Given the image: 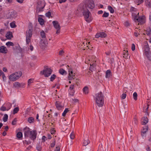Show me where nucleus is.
I'll use <instances>...</instances> for the list:
<instances>
[{
    "instance_id": "nucleus-29",
    "label": "nucleus",
    "mask_w": 151,
    "mask_h": 151,
    "mask_svg": "<svg viewBox=\"0 0 151 151\" xmlns=\"http://www.w3.org/2000/svg\"><path fill=\"white\" fill-rule=\"evenodd\" d=\"M10 108L6 109L5 106H2L0 109L1 110L4 111L6 110L8 111Z\"/></svg>"
},
{
    "instance_id": "nucleus-22",
    "label": "nucleus",
    "mask_w": 151,
    "mask_h": 151,
    "mask_svg": "<svg viewBox=\"0 0 151 151\" xmlns=\"http://www.w3.org/2000/svg\"><path fill=\"white\" fill-rule=\"evenodd\" d=\"M38 21L41 25H42L44 24V20L42 18L39 17Z\"/></svg>"
},
{
    "instance_id": "nucleus-57",
    "label": "nucleus",
    "mask_w": 151,
    "mask_h": 151,
    "mask_svg": "<svg viewBox=\"0 0 151 151\" xmlns=\"http://www.w3.org/2000/svg\"><path fill=\"white\" fill-rule=\"evenodd\" d=\"M147 147L146 148V150L147 151H149L150 150V147L148 145H147Z\"/></svg>"
},
{
    "instance_id": "nucleus-52",
    "label": "nucleus",
    "mask_w": 151,
    "mask_h": 151,
    "mask_svg": "<svg viewBox=\"0 0 151 151\" xmlns=\"http://www.w3.org/2000/svg\"><path fill=\"white\" fill-rule=\"evenodd\" d=\"M17 121L16 119H15L14 120L12 121V125H15L16 124V122Z\"/></svg>"
},
{
    "instance_id": "nucleus-12",
    "label": "nucleus",
    "mask_w": 151,
    "mask_h": 151,
    "mask_svg": "<svg viewBox=\"0 0 151 151\" xmlns=\"http://www.w3.org/2000/svg\"><path fill=\"white\" fill-rule=\"evenodd\" d=\"M68 68L69 72V76L68 77V79L69 80H71L72 79H74L73 77L75 75H73V69L71 67H70L68 65L67 66Z\"/></svg>"
},
{
    "instance_id": "nucleus-13",
    "label": "nucleus",
    "mask_w": 151,
    "mask_h": 151,
    "mask_svg": "<svg viewBox=\"0 0 151 151\" xmlns=\"http://www.w3.org/2000/svg\"><path fill=\"white\" fill-rule=\"evenodd\" d=\"M52 24L54 27L57 30L56 33L58 34L60 32V27L58 22L56 21H54L52 22Z\"/></svg>"
},
{
    "instance_id": "nucleus-45",
    "label": "nucleus",
    "mask_w": 151,
    "mask_h": 151,
    "mask_svg": "<svg viewBox=\"0 0 151 151\" xmlns=\"http://www.w3.org/2000/svg\"><path fill=\"white\" fill-rule=\"evenodd\" d=\"M70 138L71 139H73L74 138V135L73 132H72L70 135Z\"/></svg>"
},
{
    "instance_id": "nucleus-35",
    "label": "nucleus",
    "mask_w": 151,
    "mask_h": 151,
    "mask_svg": "<svg viewBox=\"0 0 151 151\" xmlns=\"http://www.w3.org/2000/svg\"><path fill=\"white\" fill-rule=\"evenodd\" d=\"M133 97L135 100H136L137 99V94L136 92H135L133 94Z\"/></svg>"
},
{
    "instance_id": "nucleus-47",
    "label": "nucleus",
    "mask_w": 151,
    "mask_h": 151,
    "mask_svg": "<svg viewBox=\"0 0 151 151\" xmlns=\"http://www.w3.org/2000/svg\"><path fill=\"white\" fill-rule=\"evenodd\" d=\"M127 95L126 93H123L121 96L122 98L123 99H125L126 96Z\"/></svg>"
},
{
    "instance_id": "nucleus-4",
    "label": "nucleus",
    "mask_w": 151,
    "mask_h": 151,
    "mask_svg": "<svg viewBox=\"0 0 151 151\" xmlns=\"http://www.w3.org/2000/svg\"><path fill=\"white\" fill-rule=\"evenodd\" d=\"M22 75V73L21 71L15 72L11 74L9 77V79L12 81H15L18 79Z\"/></svg>"
},
{
    "instance_id": "nucleus-23",
    "label": "nucleus",
    "mask_w": 151,
    "mask_h": 151,
    "mask_svg": "<svg viewBox=\"0 0 151 151\" xmlns=\"http://www.w3.org/2000/svg\"><path fill=\"white\" fill-rule=\"evenodd\" d=\"M145 3L146 6L148 7H151L150 0H145Z\"/></svg>"
},
{
    "instance_id": "nucleus-54",
    "label": "nucleus",
    "mask_w": 151,
    "mask_h": 151,
    "mask_svg": "<svg viewBox=\"0 0 151 151\" xmlns=\"http://www.w3.org/2000/svg\"><path fill=\"white\" fill-rule=\"evenodd\" d=\"M74 87V85H71L70 86L69 89L70 90H72L73 89Z\"/></svg>"
},
{
    "instance_id": "nucleus-51",
    "label": "nucleus",
    "mask_w": 151,
    "mask_h": 151,
    "mask_svg": "<svg viewBox=\"0 0 151 151\" xmlns=\"http://www.w3.org/2000/svg\"><path fill=\"white\" fill-rule=\"evenodd\" d=\"M55 131L54 129L53 128L51 129V133L52 134H54L55 133Z\"/></svg>"
},
{
    "instance_id": "nucleus-15",
    "label": "nucleus",
    "mask_w": 151,
    "mask_h": 151,
    "mask_svg": "<svg viewBox=\"0 0 151 151\" xmlns=\"http://www.w3.org/2000/svg\"><path fill=\"white\" fill-rule=\"evenodd\" d=\"M55 105L57 108L58 110L62 109L63 106L61 104V102L59 101H57L55 103Z\"/></svg>"
},
{
    "instance_id": "nucleus-63",
    "label": "nucleus",
    "mask_w": 151,
    "mask_h": 151,
    "mask_svg": "<svg viewBox=\"0 0 151 151\" xmlns=\"http://www.w3.org/2000/svg\"><path fill=\"white\" fill-rule=\"evenodd\" d=\"M2 134L3 136H5L6 134V133L5 131H4L3 132Z\"/></svg>"
},
{
    "instance_id": "nucleus-1",
    "label": "nucleus",
    "mask_w": 151,
    "mask_h": 151,
    "mask_svg": "<svg viewBox=\"0 0 151 151\" xmlns=\"http://www.w3.org/2000/svg\"><path fill=\"white\" fill-rule=\"evenodd\" d=\"M77 11L78 12V13L82 12L85 19L87 22H89L91 21V19L89 15L90 13L87 8L84 7L83 4H80L78 6Z\"/></svg>"
},
{
    "instance_id": "nucleus-21",
    "label": "nucleus",
    "mask_w": 151,
    "mask_h": 151,
    "mask_svg": "<svg viewBox=\"0 0 151 151\" xmlns=\"http://www.w3.org/2000/svg\"><path fill=\"white\" fill-rule=\"evenodd\" d=\"M6 37L8 39H10L12 37V32H9L6 34Z\"/></svg>"
},
{
    "instance_id": "nucleus-10",
    "label": "nucleus",
    "mask_w": 151,
    "mask_h": 151,
    "mask_svg": "<svg viewBox=\"0 0 151 151\" xmlns=\"http://www.w3.org/2000/svg\"><path fill=\"white\" fill-rule=\"evenodd\" d=\"M40 36L42 38L40 41L41 44H43L45 45H46L47 44V42L46 40L45 34L43 31H42L40 32Z\"/></svg>"
},
{
    "instance_id": "nucleus-6",
    "label": "nucleus",
    "mask_w": 151,
    "mask_h": 151,
    "mask_svg": "<svg viewBox=\"0 0 151 151\" xmlns=\"http://www.w3.org/2000/svg\"><path fill=\"white\" fill-rule=\"evenodd\" d=\"M45 4L44 1H38L37 3L36 7V12L38 13L43 11V9L45 6Z\"/></svg>"
},
{
    "instance_id": "nucleus-18",
    "label": "nucleus",
    "mask_w": 151,
    "mask_h": 151,
    "mask_svg": "<svg viewBox=\"0 0 151 151\" xmlns=\"http://www.w3.org/2000/svg\"><path fill=\"white\" fill-rule=\"evenodd\" d=\"M143 121L142 122V124L143 125H145L148 122V119L147 117H144L142 118Z\"/></svg>"
},
{
    "instance_id": "nucleus-24",
    "label": "nucleus",
    "mask_w": 151,
    "mask_h": 151,
    "mask_svg": "<svg viewBox=\"0 0 151 151\" xmlns=\"http://www.w3.org/2000/svg\"><path fill=\"white\" fill-rule=\"evenodd\" d=\"M60 73L63 75L64 74H66V72L63 68H61L59 70Z\"/></svg>"
},
{
    "instance_id": "nucleus-48",
    "label": "nucleus",
    "mask_w": 151,
    "mask_h": 151,
    "mask_svg": "<svg viewBox=\"0 0 151 151\" xmlns=\"http://www.w3.org/2000/svg\"><path fill=\"white\" fill-rule=\"evenodd\" d=\"M60 149L59 146H56L54 151H60Z\"/></svg>"
},
{
    "instance_id": "nucleus-9",
    "label": "nucleus",
    "mask_w": 151,
    "mask_h": 151,
    "mask_svg": "<svg viewBox=\"0 0 151 151\" xmlns=\"http://www.w3.org/2000/svg\"><path fill=\"white\" fill-rule=\"evenodd\" d=\"M144 18L145 17L144 16L139 17L138 18V16L136 15L134 17V20L135 22H136V21H137L140 24H142L144 23L145 22Z\"/></svg>"
},
{
    "instance_id": "nucleus-50",
    "label": "nucleus",
    "mask_w": 151,
    "mask_h": 151,
    "mask_svg": "<svg viewBox=\"0 0 151 151\" xmlns=\"http://www.w3.org/2000/svg\"><path fill=\"white\" fill-rule=\"evenodd\" d=\"M132 51H134L135 50V46L133 44L132 45Z\"/></svg>"
},
{
    "instance_id": "nucleus-56",
    "label": "nucleus",
    "mask_w": 151,
    "mask_h": 151,
    "mask_svg": "<svg viewBox=\"0 0 151 151\" xmlns=\"http://www.w3.org/2000/svg\"><path fill=\"white\" fill-rule=\"evenodd\" d=\"M64 52L63 50H61L59 52V54L60 55H63Z\"/></svg>"
},
{
    "instance_id": "nucleus-31",
    "label": "nucleus",
    "mask_w": 151,
    "mask_h": 151,
    "mask_svg": "<svg viewBox=\"0 0 151 151\" xmlns=\"http://www.w3.org/2000/svg\"><path fill=\"white\" fill-rule=\"evenodd\" d=\"M8 116L7 114H5L3 118V120L4 122H6L7 121Z\"/></svg>"
},
{
    "instance_id": "nucleus-59",
    "label": "nucleus",
    "mask_w": 151,
    "mask_h": 151,
    "mask_svg": "<svg viewBox=\"0 0 151 151\" xmlns=\"http://www.w3.org/2000/svg\"><path fill=\"white\" fill-rule=\"evenodd\" d=\"M66 1V0H59V2L60 3H62L63 2H65Z\"/></svg>"
},
{
    "instance_id": "nucleus-42",
    "label": "nucleus",
    "mask_w": 151,
    "mask_h": 151,
    "mask_svg": "<svg viewBox=\"0 0 151 151\" xmlns=\"http://www.w3.org/2000/svg\"><path fill=\"white\" fill-rule=\"evenodd\" d=\"M10 27L12 28L16 27V25L15 23L14 22H11L10 24Z\"/></svg>"
},
{
    "instance_id": "nucleus-28",
    "label": "nucleus",
    "mask_w": 151,
    "mask_h": 151,
    "mask_svg": "<svg viewBox=\"0 0 151 151\" xmlns=\"http://www.w3.org/2000/svg\"><path fill=\"white\" fill-rule=\"evenodd\" d=\"M14 86L16 88L19 87H21V85L19 82H17L14 83Z\"/></svg>"
},
{
    "instance_id": "nucleus-33",
    "label": "nucleus",
    "mask_w": 151,
    "mask_h": 151,
    "mask_svg": "<svg viewBox=\"0 0 151 151\" xmlns=\"http://www.w3.org/2000/svg\"><path fill=\"white\" fill-rule=\"evenodd\" d=\"M19 110L18 107H16L14 108L13 110V114H15L18 112Z\"/></svg>"
},
{
    "instance_id": "nucleus-30",
    "label": "nucleus",
    "mask_w": 151,
    "mask_h": 151,
    "mask_svg": "<svg viewBox=\"0 0 151 151\" xmlns=\"http://www.w3.org/2000/svg\"><path fill=\"white\" fill-rule=\"evenodd\" d=\"M108 10L110 11L111 13H113L114 12V10L110 6H108Z\"/></svg>"
},
{
    "instance_id": "nucleus-25",
    "label": "nucleus",
    "mask_w": 151,
    "mask_h": 151,
    "mask_svg": "<svg viewBox=\"0 0 151 151\" xmlns=\"http://www.w3.org/2000/svg\"><path fill=\"white\" fill-rule=\"evenodd\" d=\"M34 121V119L32 117H29L28 119V122L29 123H33Z\"/></svg>"
},
{
    "instance_id": "nucleus-14",
    "label": "nucleus",
    "mask_w": 151,
    "mask_h": 151,
    "mask_svg": "<svg viewBox=\"0 0 151 151\" xmlns=\"http://www.w3.org/2000/svg\"><path fill=\"white\" fill-rule=\"evenodd\" d=\"M52 72V70L50 68H46L43 70V74L44 75L45 77H48L51 75Z\"/></svg>"
},
{
    "instance_id": "nucleus-62",
    "label": "nucleus",
    "mask_w": 151,
    "mask_h": 151,
    "mask_svg": "<svg viewBox=\"0 0 151 151\" xmlns=\"http://www.w3.org/2000/svg\"><path fill=\"white\" fill-rule=\"evenodd\" d=\"M139 35V34L137 32H135L134 33V35L136 37H137Z\"/></svg>"
},
{
    "instance_id": "nucleus-61",
    "label": "nucleus",
    "mask_w": 151,
    "mask_h": 151,
    "mask_svg": "<svg viewBox=\"0 0 151 151\" xmlns=\"http://www.w3.org/2000/svg\"><path fill=\"white\" fill-rule=\"evenodd\" d=\"M110 53L111 52L110 51H107L105 52L106 54L107 55H109L110 54Z\"/></svg>"
},
{
    "instance_id": "nucleus-8",
    "label": "nucleus",
    "mask_w": 151,
    "mask_h": 151,
    "mask_svg": "<svg viewBox=\"0 0 151 151\" xmlns=\"http://www.w3.org/2000/svg\"><path fill=\"white\" fill-rule=\"evenodd\" d=\"M84 7L86 8H88L90 9H92L94 7L95 5L94 1L93 0H88L86 2L85 5H84Z\"/></svg>"
},
{
    "instance_id": "nucleus-26",
    "label": "nucleus",
    "mask_w": 151,
    "mask_h": 151,
    "mask_svg": "<svg viewBox=\"0 0 151 151\" xmlns=\"http://www.w3.org/2000/svg\"><path fill=\"white\" fill-rule=\"evenodd\" d=\"M17 137L18 139H20L22 137V133L21 132H18L17 134Z\"/></svg>"
},
{
    "instance_id": "nucleus-2",
    "label": "nucleus",
    "mask_w": 151,
    "mask_h": 151,
    "mask_svg": "<svg viewBox=\"0 0 151 151\" xmlns=\"http://www.w3.org/2000/svg\"><path fill=\"white\" fill-rule=\"evenodd\" d=\"M23 131L25 138L29 137L33 140L36 139L37 133L35 130L32 131L29 128L26 127L23 129Z\"/></svg>"
},
{
    "instance_id": "nucleus-46",
    "label": "nucleus",
    "mask_w": 151,
    "mask_h": 151,
    "mask_svg": "<svg viewBox=\"0 0 151 151\" xmlns=\"http://www.w3.org/2000/svg\"><path fill=\"white\" fill-rule=\"evenodd\" d=\"M55 144V142L54 140L52 142L50 145V146L51 147H54Z\"/></svg>"
},
{
    "instance_id": "nucleus-20",
    "label": "nucleus",
    "mask_w": 151,
    "mask_h": 151,
    "mask_svg": "<svg viewBox=\"0 0 151 151\" xmlns=\"http://www.w3.org/2000/svg\"><path fill=\"white\" fill-rule=\"evenodd\" d=\"M111 75V73L110 70H108L106 72L105 77L106 78H109Z\"/></svg>"
},
{
    "instance_id": "nucleus-58",
    "label": "nucleus",
    "mask_w": 151,
    "mask_h": 151,
    "mask_svg": "<svg viewBox=\"0 0 151 151\" xmlns=\"http://www.w3.org/2000/svg\"><path fill=\"white\" fill-rule=\"evenodd\" d=\"M131 10L133 11H135L136 10V9L134 7H132L131 8Z\"/></svg>"
},
{
    "instance_id": "nucleus-17",
    "label": "nucleus",
    "mask_w": 151,
    "mask_h": 151,
    "mask_svg": "<svg viewBox=\"0 0 151 151\" xmlns=\"http://www.w3.org/2000/svg\"><path fill=\"white\" fill-rule=\"evenodd\" d=\"M7 49L4 46H1L0 47V52L3 53H6L7 52Z\"/></svg>"
},
{
    "instance_id": "nucleus-11",
    "label": "nucleus",
    "mask_w": 151,
    "mask_h": 151,
    "mask_svg": "<svg viewBox=\"0 0 151 151\" xmlns=\"http://www.w3.org/2000/svg\"><path fill=\"white\" fill-rule=\"evenodd\" d=\"M8 18L12 19L15 18L17 16V12L13 10L10 11L7 14Z\"/></svg>"
},
{
    "instance_id": "nucleus-7",
    "label": "nucleus",
    "mask_w": 151,
    "mask_h": 151,
    "mask_svg": "<svg viewBox=\"0 0 151 151\" xmlns=\"http://www.w3.org/2000/svg\"><path fill=\"white\" fill-rule=\"evenodd\" d=\"M144 55L146 56L148 60L151 61V52L150 49L148 45L145 46V47Z\"/></svg>"
},
{
    "instance_id": "nucleus-49",
    "label": "nucleus",
    "mask_w": 151,
    "mask_h": 151,
    "mask_svg": "<svg viewBox=\"0 0 151 151\" xmlns=\"http://www.w3.org/2000/svg\"><path fill=\"white\" fill-rule=\"evenodd\" d=\"M42 140L43 142H44L45 140H47L46 137L45 136H43L42 137Z\"/></svg>"
},
{
    "instance_id": "nucleus-34",
    "label": "nucleus",
    "mask_w": 151,
    "mask_h": 151,
    "mask_svg": "<svg viewBox=\"0 0 151 151\" xmlns=\"http://www.w3.org/2000/svg\"><path fill=\"white\" fill-rule=\"evenodd\" d=\"M143 1L144 0H136L135 2L137 4H138L137 5H139L140 4H141L143 3Z\"/></svg>"
},
{
    "instance_id": "nucleus-16",
    "label": "nucleus",
    "mask_w": 151,
    "mask_h": 151,
    "mask_svg": "<svg viewBox=\"0 0 151 151\" xmlns=\"http://www.w3.org/2000/svg\"><path fill=\"white\" fill-rule=\"evenodd\" d=\"M106 36V34L104 32H100L97 33L95 35L96 38H98L99 37H105Z\"/></svg>"
},
{
    "instance_id": "nucleus-27",
    "label": "nucleus",
    "mask_w": 151,
    "mask_h": 151,
    "mask_svg": "<svg viewBox=\"0 0 151 151\" xmlns=\"http://www.w3.org/2000/svg\"><path fill=\"white\" fill-rule=\"evenodd\" d=\"M83 92L86 94L88 93V88L87 86H85L83 89Z\"/></svg>"
},
{
    "instance_id": "nucleus-3",
    "label": "nucleus",
    "mask_w": 151,
    "mask_h": 151,
    "mask_svg": "<svg viewBox=\"0 0 151 151\" xmlns=\"http://www.w3.org/2000/svg\"><path fill=\"white\" fill-rule=\"evenodd\" d=\"M94 100L97 105L99 107H102L103 106L104 101V96L102 92H100L95 94Z\"/></svg>"
},
{
    "instance_id": "nucleus-40",
    "label": "nucleus",
    "mask_w": 151,
    "mask_h": 151,
    "mask_svg": "<svg viewBox=\"0 0 151 151\" xmlns=\"http://www.w3.org/2000/svg\"><path fill=\"white\" fill-rule=\"evenodd\" d=\"M51 13L50 11L48 12L45 14L46 16L49 18L51 16Z\"/></svg>"
},
{
    "instance_id": "nucleus-53",
    "label": "nucleus",
    "mask_w": 151,
    "mask_h": 151,
    "mask_svg": "<svg viewBox=\"0 0 151 151\" xmlns=\"http://www.w3.org/2000/svg\"><path fill=\"white\" fill-rule=\"evenodd\" d=\"M125 25L126 27H128L129 26L130 24L128 21H126L125 23Z\"/></svg>"
},
{
    "instance_id": "nucleus-32",
    "label": "nucleus",
    "mask_w": 151,
    "mask_h": 151,
    "mask_svg": "<svg viewBox=\"0 0 151 151\" xmlns=\"http://www.w3.org/2000/svg\"><path fill=\"white\" fill-rule=\"evenodd\" d=\"M36 149L38 151H40L41 150L42 147L41 145H40V143L37 144L36 146Z\"/></svg>"
},
{
    "instance_id": "nucleus-5",
    "label": "nucleus",
    "mask_w": 151,
    "mask_h": 151,
    "mask_svg": "<svg viewBox=\"0 0 151 151\" xmlns=\"http://www.w3.org/2000/svg\"><path fill=\"white\" fill-rule=\"evenodd\" d=\"M29 29L26 31V41L27 44L30 42V38L32 37L33 31L32 26H29Z\"/></svg>"
},
{
    "instance_id": "nucleus-39",
    "label": "nucleus",
    "mask_w": 151,
    "mask_h": 151,
    "mask_svg": "<svg viewBox=\"0 0 151 151\" xmlns=\"http://www.w3.org/2000/svg\"><path fill=\"white\" fill-rule=\"evenodd\" d=\"M7 46H13L14 44L13 42H6V44Z\"/></svg>"
},
{
    "instance_id": "nucleus-41",
    "label": "nucleus",
    "mask_w": 151,
    "mask_h": 151,
    "mask_svg": "<svg viewBox=\"0 0 151 151\" xmlns=\"http://www.w3.org/2000/svg\"><path fill=\"white\" fill-rule=\"evenodd\" d=\"M109 15V13H108L106 12H104V13L102 15V17H108Z\"/></svg>"
},
{
    "instance_id": "nucleus-43",
    "label": "nucleus",
    "mask_w": 151,
    "mask_h": 151,
    "mask_svg": "<svg viewBox=\"0 0 151 151\" xmlns=\"http://www.w3.org/2000/svg\"><path fill=\"white\" fill-rule=\"evenodd\" d=\"M150 32H151V29L150 28L148 30L146 31V34L147 35L150 36L151 35V33H150Z\"/></svg>"
},
{
    "instance_id": "nucleus-55",
    "label": "nucleus",
    "mask_w": 151,
    "mask_h": 151,
    "mask_svg": "<svg viewBox=\"0 0 151 151\" xmlns=\"http://www.w3.org/2000/svg\"><path fill=\"white\" fill-rule=\"evenodd\" d=\"M16 1L20 4L22 3L24 1V0H16Z\"/></svg>"
},
{
    "instance_id": "nucleus-37",
    "label": "nucleus",
    "mask_w": 151,
    "mask_h": 151,
    "mask_svg": "<svg viewBox=\"0 0 151 151\" xmlns=\"http://www.w3.org/2000/svg\"><path fill=\"white\" fill-rule=\"evenodd\" d=\"M34 79L33 78H30L29 79L28 81V85L29 86V85L33 83Z\"/></svg>"
},
{
    "instance_id": "nucleus-64",
    "label": "nucleus",
    "mask_w": 151,
    "mask_h": 151,
    "mask_svg": "<svg viewBox=\"0 0 151 151\" xmlns=\"http://www.w3.org/2000/svg\"><path fill=\"white\" fill-rule=\"evenodd\" d=\"M4 30L3 29H0V31L1 32V34H2L3 33H4Z\"/></svg>"
},
{
    "instance_id": "nucleus-38",
    "label": "nucleus",
    "mask_w": 151,
    "mask_h": 151,
    "mask_svg": "<svg viewBox=\"0 0 151 151\" xmlns=\"http://www.w3.org/2000/svg\"><path fill=\"white\" fill-rule=\"evenodd\" d=\"M56 76L55 74L52 75L50 78V80L51 81H52L55 78Z\"/></svg>"
},
{
    "instance_id": "nucleus-44",
    "label": "nucleus",
    "mask_w": 151,
    "mask_h": 151,
    "mask_svg": "<svg viewBox=\"0 0 151 151\" xmlns=\"http://www.w3.org/2000/svg\"><path fill=\"white\" fill-rule=\"evenodd\" d=\"M133 121L135 124H137V117H136V116H135V117L134 118Z\"/></svg>"
},
{
    "instance_id": "nucleus-60",
    "label": "nucleus",
    "mask_w": 151,
    "mask_h": 151,
    "mask_svg": "<svg viewBox=\"0 0 151 151\" xmlns=\"http://www.w3.org/2000/svg\"><path fill=\"white\" fill-rule=\"evenodd\" d=\"M29 48L31 51H32L33 49V47L32 45H31L29 46Z\"/></svg>"
},
{
    "instance_id": "nucleus-19",
    "label": "nucleus",
    "mask_w": 151,
    "mask_h": 151,
    "mask_svg": "<svg viewBox=\"0 0 151 151\" xmlns=\"http://www.w3.org/2000/svg\"><path fill=\"white\" fill-rule=\"evenodd\" d=\"M90 142V141L89 139L88 138L84 139V141L83 143V146H86Z\"/></svg>"
},
{
    "instance_id": "nucleus-36",
    "label": "nucleus",
    "mask_w": 151,
    "mask_h": 151,
    "mask_svg": "<svg viewBox=\"0 0 151 151\" xmlns=\"http://www.w3.org/2000/svg\"><path fill=\"white\" fill-rule=\"evenodd\" d=\"M68 111V108H66L62 114V116H65L66 113Z\"/></svg>"
}]
</instances>
